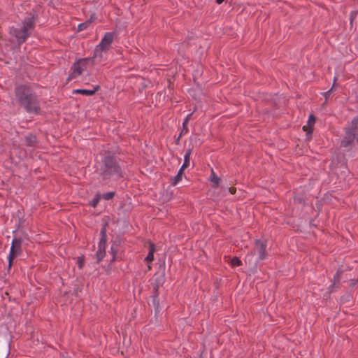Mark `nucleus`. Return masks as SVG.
I'll return each instance as SVG.
<instances>
[{"mask_svg": "<svg viewBox=\"0 0 358 358\" xmlns=\"http://www.w3.org/2000/svg\"><path fill=\"white\" fill-rule=\"evenodd\" d=\"M16 215H17V216L18 217V220H19V225H20L24 222L22 213V212L20 210H17Z\"/></svg>", "mask_w": 358, "mask_h": 358, "instance_id": "27", "label": "nucleus"}, {"mask_svg": "<svg viewBox=\"0 0 358 358\" xmlns=\"http://www.w3.org/2000/svg\"><path fill=\"white\" fill-rule=\"evenodd\" d=\"M95 57H96L94 56L93 57L79 59L77 60V62L79 63V65L81 67L83 71H85V70H87V66L89 64H91L92 66L94 65V61Z\"/></svg>", "mask_w": 358, "mask_h": 358, "instance_id": "13", "label": "nucleus"}, {"mask_svg": "<svg viewBox=\"0 0 358 358\" xmlns=\"http://www.w3.org/2000/svg\"><path fill=\"white\" fill-rule=\"evenodd\" d=\"M114 195H115L114 192H109L104 194L103 195V198L106 200H110L113 198Z\"/></svg>", "mask_w": 358, "mask_h": 358, "instance_id": "26", "label": "nucleus"}, {"mask_svg": "<svg viewBox=\"0 0 358 358\" xmlns=\"http://www.w3.org/2000/svg\"><path fill=\"white\" fill-rule=\"evenodd\" d=\"M152 296L156 295V297H159V287H157L155 286H152Z\"/></svg>", "mask_w": 358, "mask_h": 358, "instance_id": "29", "label": "nucleus"}, {"mask_svg": "<svg viewBox=\"0 0 358 358\" xmlns=\"http://www.w3.org/2000/svg\"><path fill=\"white\" fill-rule=\"evenodd\" d=\"M336 80H337V78H334L332 87L329 90H328V91L325 92L324 93H323V95H324V96L326 100H327L329 98V96L331 95V91H332V90H333V88H334V87L335 85V83H336Z\"/></svg>", "mask_w": 358, "mask_h": 358, "instance_id": "23", "label": "nucleus"}, {"mask_svg": "<svg viewBox=\"0 0 358 358\" xmlns=\"http://www.w3.org/2000/svg\"><path fill=\"white\" fill-rule=\"evenodd\" d=\"M154 259V254H152L151 252H148L147 257H145V260L146 262H152Z\"/></svg>", "mask_w": 358, "mask_h": 358, "instance_id": "30", "label": "nucleus"}, {"mask_svg": "<svg viewBox=\"0 0 358 358\" xmlns=\"http://www.w3.org/2000/svg\"><path fill=\"white\" fill-rule=\"evenodd\" d=\"M183 134L182 133H180L179 136H178V138L176 139L175 142H176V145H179L180 144V138L182 136Z\"/></svg>", "mask_w": 358, "mask_h": 358, "instance_id": "37", "label": "nucleus"}, {"mask_svg": "<svg viewBox=\"0 0 358 358\" xmlns=\"http://www.w3.org/2000/svg\"><path fill=\"white\" fill-rule=\"evenodd\" d=\"M229 192H230L231 194H235V193H236V188H235V187H230V188L229 189Z\"/></svg>", "mask_w": 358, "mask_h": 358, "instance_id": "38", "label": "nucleus"}, {"mask_svg": "<svg viewBox=\"0 0 358 358\" xmlns=\"http://www.w3.org/2000/svg\"><path fill=\"white\" fill-rule=\"evenodd\" d=\"M357 282H358V278L357 279H352L350 281V286L354 287L357 285Z\"/></svg>", "mask_w": 358, "mask_h": 358, "instance_id": "33", "label": "nucleus"}, {"mask_svg": "<svg viewBox=\"0 0 358 358\" xmlns=\"http://www.w3.org/2000/svg\"><path fill=\"white\" fill-rule=\"evenodd\" d=\"M303 130L308 132L309 131L308 125V124L307 125H304L303 127Z\"/></svg>", "mask_w": 358, "mask_h": 358, "instance_id": "39", "label": "nucleus"}, {"mask_svg": "<svg viewBox=\"0 0 358 358\" xmlns=\"http://www.w3.org/2000/svg\"><path fill=\"white\" fill-rule=\"evenodd\" d=\"M192 115V113H189L187 115V117H185V119L184 120V122H183V123H185V124H188Z\"/></svg>", "mask_w": 358, "mask_h": 358, "instance_id": "34", "label": "nucleus"}, {"mask_svg": "<svg viewBox=\"0 0 358 358\" xmlns=\"http://www.w3.org/2000/svg\"><path fill=\"white\" fill-rule=\"evenodd\" d=\"M10 34L16 38L19 45L24 43L27 38L30 36V34H28L22 28L18 29L12 27L10 31Z\"/></svg>", "mask_w": 358, "mask_h": 358, "instance_id": "8", "label": "nucleus"}, {"mask_svg": "<svg viewBox=\"0 0 358 358\" xmlns=\"http://www.w3.org/2000/svg\"><path fill=\"white\" fill-rule=\"evenodd\" d=\"M107 224L102 226L100 231V240L98 250L96 252V262L99 264L106 255V246L107 241Z\"/></svg>", "mask_w": 358, "mask_h": 358, "instance_id": "6", "label": "nucleus"}, {"mask_svg": "<svg viewBox=\"0 0 358 358\" xmlns=\"http://www.w3.org/2000/svg\"><path fill=\"white\" fill-rule=\"evenodd\" d=\"M36 19L37 15L35 14H32L31 16L25 18L22 21V29L26 31L28 34H31V31L34 29Z\"/></svg>", "mask_w": 358, "mask_h": 358, "instance_id": "10", "label": "nucleus"}, {"mask_svg": "<svg viewBox=\"0 0 358 358\" xmlns=\"http://www.w3.org/2000/svg\"><path fill=\"white\" fill-rule=\"evenodd\" d=\"M22 240L21 238H14L13 239L10 253L8 257V268L11 267L13 260L22 254Z\"/></svg>", "mask_w": 358, "mask_h": 358, "instance_id": "7", "label": "nucleus"}, {"mask_svg": "<svg viewBox=\"0 0 358 358\" xmlns=\"http://www.w3.org/2000/svg\"><path fill=\"white\" fill-rule=\"evenodd\" d=\"M94 20V17L93 15H92L89 20H86L83 23L79 24L78 26V31H81L86 29L91 24Z\"/></svg>", "mask_w": 358, "mask_h": 358, "instance_id": "17", "label": "nucleus"}, {"mask_svg": "<svg viewBox=\"0 0 358 358\" xmlns=\"http://www.w3.org/2000/svg\"><path fill=\"white\" fill-rule=\"evenodd\" d=\"M358 14V11L357 10H353L350 13V24L351 26L352 25V23H353V21L355 20V19L356 18L357 15Z\"/></svg>", "mask_w": 358, "mask_h": 358, "instance_id": "25", "label": "nucleus"}, {"mask_svg": "<svg viewBox=\"0 0 358 358\" xmlns=\"http://www.w3.org/2000/svg\"><path fill=\"white\" fill-rule=\"evenodd\" d=\"M345 270L342 268H339L335 275H334L333 283L331 284V287H339L340 280L341 279V275L344 273Z\"/></svg>", "mask_w": 358, "mask_h": 358, "instance_id": "14", "label": "nucleus"}, {"mask_svg": "<svg viewBox=\"0 0 358 358\" xmlns=\"http://www.w3.org/2000/svg\"><path fill=\"white\" fill-rule=\"evenodd\" d=\"M110 250H111V253L113 254V261H114L115 258V254H116L117 250L114 248L113 246L111 247Z\"/></svg>", "mask_w": 358, "mask_h": 358, "instance_id": "35", "label": "nucleus"}, {"mask_svg": "<svg viewBox=\"0 0 358 358\" xmlns=\"http://www.w3.org/2000/svg\"><path fill=\"white\" fill-rule=\"evenodd\" d=\"M115 36L114 32H106L101 43L96 45L94 50V57H102V52L108 50L110 48L112 43L113 42Z\"/></svg>", "mask_w": 358, "mask_h": 358, "instance_id": "5", "label": "nucleus"}, {"mask_svg": "<svg viewBox=\"0 0 358 358\" xmlns=\"http://www.w3.org/2000/svg\"><path fill=\"white\" fill-rule=\"evenodd\" d=\"M335 287H331V285H329V287H328V289H329V292H334V289Z\"/></svg>", "mask_w": 358, "mask_h": 358, "instance_id": "40", "label": "nucleus"}, {"mask_svg": "<svg viewBox=\"0 0 358 358\" xmlns=\"http://www.w3.org/2000/svg\"><path fill=\"white\" fill-rule=\"evenodd\" d=\"M24 141L26 145L29 147H34L37 144L36 136L32 134H29L26 136Z\"/></svg>", "mask_w": 358, "mask_h": 358, "instance_id": "15", "label": "nucleus"}, {"mask_svg": "<svg viewBox=\"0 0 358 358\" xmlns=\"http://www.w3.org/2000/svg\"><path fill=\"white\" fill-rule=\"evenodd\" d=\"M192 150L191 148H188L186 150L185 156H184V162L181 166V168L185 169L189 166L190 162V155L192 154Z\"/></svg>", "mask_w": 358, "mask_h": 358, "instance_id": "16", "label": "nucleus"}, {"mask_svg": "<svg viewBox=\"0 0 358 358\" xmlns=\"http://www.w3.org/2000/svg\"><path fill=\"white\" fill-rule=\"evenodd\" d=\"M224 0H216L217 4H221Z\"/></svg>", "mask_w": 358, "mask_h": 358, "instance_id": "41", "label": "nucleus"}, {"mask_svg": "<svg viewBox=\"0 0 358 358\" xmlns=\"http://www.w3.org/2000/svg\"><path fill=\"white\" fill-rule=\"evenodd\" d=\"M14 92L18 105L27 113L34 115L41 113L39 96L30 85H17L15 87Z\"/></svg>", "mask_w": 358, "mask_h": 358, "instance_id": "2", "label": "nucleus"}, {"mask_svg": "<svg viewBox=\"0 0 358 358\" xmlns=\"http://www.w3.org/2000/svg\"><path fill=\"white\" fill-rule=\"evenodd\" d=\"M99 89H100V86L97 85L94 86L93 90H85V89L74 90L73 91V94H82L84 96H90L95 94V93L96 92H98L99 90Z\"/></svg>", "mask_w": 358, "mask_h": 358, "instance_id": "12", "label": "nucleus"}, {"mask_svg": "<svg viewBox=\"0 0 358 358\" xmlns=\"http://www.w3.org/2000/svg\"><path fill=\"white\" fill-rule=\"evenodd\" d=\"M152 297V303L154 306L156 312L159 311V297H156V295L151 296Z\"/></svg>", "mask_w": 358, "mask_h": 358, "instance_id": "21", "label": "nucleus"}, {"mask_svg": "<svg viewBox=\"0 0 358 358\" xmlns=\"http://www.w3.org/2000/svg\"><path fill=\"white\" fill-rule=\"evenodd\" d=\"M100 180L103 183L117 181L124 177V169L121 160L110 152L106 153L96 169Z\"/></svg>", "mask_w": 358, "mask_h": 358, "instance_id": "1", "label": "nucleus"}, {"mask_svg": "<svg viewBox=\"0 0 358 358\" xmlns=\"http://www.w3.org/2000/svg\"><path fill=\"white\" fill-rule=\"evenodd\" d=\"M210 179L212 183L213 184L214 187H217L219 186L220 178L216 176L215 173L213 169L211 171Z\"/></svg>", "mask_w": 358, "mask_h": 358, "instance_id": "19", "label": "nucleus"}, {"mask_svg": "<svg viewBox=\"0 0 358 358\" xmlns=\"http://www.w3.org/2000/svg\"><path fill=\"white\" fill-rule=\"evenodd\" d=\"M344 137L341 142V147L350 150L355 142H358V116L352 118L347 127L344 128Z\"/></svg>", "mask_w": 358, "mask_h": 358, "instance_id": "3", "label": "nucleus"}, {"mask_svg": "<svg viewBox=\"0 0 358 358\" xmlns=\"http://www.w3.org/2000/svg\"><path fill=\"white\" fill-rule=\"evenodd\" d=\"M242 264V262L240 260V259L237 257H234L231 259V265L232 266H239Z\"/></svg>", "mask_w": 358, "mask_h": 358, "instance_id": "22", "label": "nucleus"}, {"mask_svg": "<svg viewBox=\"0 0 358 358\" xmlns=\"http://www.w3.org/2000/svg\"><path fill=\"white\" fill-rule=\"evenodd\" d=\"M99 201V199L98 197L94 198L92 201L90 202V205L93 207H95L98 204Z\"/></svg>", "mask_w": 358, "mask_h": 358, "instance_id": "31", "label": "nucleus"}, {"mask_svg": "<svg viewBox=\"0 0 358 358\" xmlns=\"http://www.w3.org/2000/svg\"><path fill=\"white\" fill-rule=\"evenodd\" d=\"M71 69V72L69 75V77L67 78V80H66L67 82H69V81L76 78L77 77L80 76L83 72L81 67L79 65V63H78L77 61L73 64Z\"/></svg>", "mask_w": 358, "mask_h": 358, "instance_id": "11", "label": "nucleus"}, {"mask_svg": "<svg viewBox=\"0 0 358 358\" xmlns=\"http://www.w3.org/2000/svg\"><path fill=\"white\" fill-rule=\"evenodd\" d=\"M184 170H185L184 169L180 167L177 175L174 177L173 181L171 182L172 185H173V186L176 185L178 184V182L182 180Z\"/></svg>", "mask_w": 358, "mask_h": 358, "instance_id": "18", "label": "nucleus"}, {"mask_svg": "<svg viewBox=\"0 0 358 358\" xmlns=\"http://www.w3.org/2000/svg\"><path fill=\"white\" fill-rule=\"evenodd\" d=\"M77 264L80 269H82L85 264V259L83 256L79 257L77 260Z\"/></svg>", "mask_w": 358, "mask_h": 358, "instance_id": "24", "label": "nucleus"}, {"mask_svg": "<svg viewBox=\"0 0 358 358\" xmlns=\"http://www.w3.org/2000/svg\"><path fill=\"white\" fill-rule=\"evenodd\" d=\"M164 270V266L162 268L160 267L159 271L155 273L152 282L151 283L152 286L161 287L164 284L166 281Z\"/></svg>", "mask_w": 358, "mask_h": 358, "instance_id": "9", "label": "nucleus"}, {"mask_svg": "<svg viewBox=\"0 0 358 358\" xmlns=\"http://www.w3.org/2000/svg\"><path fill=\"white\" fill-rule=\"evenodd\" d=\"M267 243L265 241H262L260 239H256L255 241V248L252 251L250 254H248L246 256V259L250 262V259L254 255H258V259L257 262L264 260L268 255L266 252Z\"/></svg>", "mask_w": 358, "mask_h": 358, "instance_id": "4", "label": "nucleus"}, {"mask_svg": "<svg viewBox=\"0 0 358 358\" xmlns=\"http://www.w3.org/2000/svg\"><path fill=\"white\" fill-rule=\"evenodd\" d=\"M155 250V246L153 243H151L150 245V248H149V252H152V254H154V252Z\"/></svg>", "mask_w": 358, "mask_h": 358, "instance_id": "36", "label": "nucleus"}, {"mask_svg": "<svg viewBox=\"0 0 358 358\" xmlns=\"http://www.w3.org/2000/svg\"><path fill=\"white\" fill-rule=\"evenodd\" d=\"M351 296H352L350 294H345L343 296H341V301L342 302L349 301L350 300V299H351Z\"/></svg>", "mask_w": 358, "mask_h": 358, "instance_id": "28", "label": "nucleus"}, {"mask_svg": "<svg viewBox=\"0 0 358 358\" xmlns=\"http://www.w3.org/2000/svg\"><path fill=\"white\" fill-rule=\"evenodd\" d=\"M315 122V117L314 115L311 114L309 116L308 120V125L309 127V131H308V134H312L313 131V126Z\"/></svg>", "mask_w": 358, "mask_h": 358, "instance_id": "20", "label": "nucleus"}, {"mask_svg": "<svg viewBox=\"0 0 358 358\" xmlns=\"http://www.w3.org/2000/svg\"><path fill=\"white\" fill-rule=\"evenodd\" d=\"M187 132H188L187 124H185V123H182V129L180 133L185 134H187Z\"/></svg>", "mask_w": 358, "mask_h": 358, "instance_id": "32", "label": "nucleus"}]
</instances>
